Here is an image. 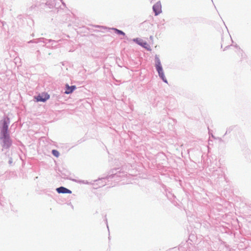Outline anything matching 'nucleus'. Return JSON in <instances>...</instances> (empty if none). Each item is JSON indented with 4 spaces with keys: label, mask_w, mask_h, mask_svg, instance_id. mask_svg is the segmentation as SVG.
<instances>
[{
    "label": "nucleus",
    "mask_w": 251,
    "mask_h": 251,
    "mask_svg": "<svg viewBox=\"0 0 251 251\" xmlns=\"http://www.w3.org/2000/svg\"><path fill=\"white\" fill-rule=\"evenodd\" d=\"M75 89V86H72L70 87L68 85H66V90L65 93L69 94L73 92V91Z\"/></svg>",
    "instance_id": "7"
},
{
    "label": "nucleus",
    "mask_w": 251,
    "mask_h": 251,
    "mask_svg": "<svg viewBox=\"0 0 251 251\" xmlns=\"http://www.w3.org/2000/svg\"><path fill=\"white\" fill-rule=\"evenodd\" d=\"M153 9L156 15L160 14L162 12V6L160 2H156L153 6Z\"/></svg>",
    "instance_id": "4"
},
{
    "label": "nucleus",
    "mask_w": 251,
    "mask_h": 251,
    "mask_svg": "<svg viewBox=\"0 0 251 251\" xmlns=\"http://www.w3.org/2000/svg\"><path fill=\"white\" fill-rule=\"evenodd\" d=\"M9 119H7V120H4L3 122V126L1 130V133L3 136L4 137V138L6 139L8 137L7 131H8V125H7V121Z\"/></svg>",
    "instance_id": "2"
},
{
    "label": "nucleus",
    "mask_w": 251,
    "mask_h": 251,
    "mask_svg": "<svg viewBox=\"0 0 251 251\" xmlns=\"http://www.w3.org/2000/svg\"><path fill=\"white\" fill-rule=\"evenodd\" d=\"M138 44L143 47L145 49H146L148 50H151V48L149 44L144 42L142 39H136L134 40Z\"/></svg>",
    "instance_id": "3"
},
{
    "label": "nucleus",
    "mask_w": 251,
    "mask_h": 251,
    "mask_svg": "<svg viewBox=\"0 0 251 251\" xmlns=\"http://www.w3.org/2000/svg\"><path fill=\"white\" fill-rule=\"evenodd\" d=\"M155 62L156 68L158 73L159 76L164 82H167V80L165 77L160 59L157 55H156L155 57Z\"/></svg>",
    "instance_id": "1"
},
{
    "label": "nucleus",
    "mask_w": 251,
    "mask_h": 251,
    "mask_svg": "<svg viewBox=\"0 0 251 251\" xmlns=\"http://www.w3.org/2000/svg\"><path fill=\"white\" fill-rule=\"evenodd\" d=\"M50 98V95L47 93H42L41 95L38 96L36 99L37 101L45 102Z\"/></svg>",
    "instance_id": "5"
},
{
    "label": "nucleus",
    "mask_w": 251,
    "mask_h": 251,
    "mask_svg": "<svg viewBox=\"0 0 251 251\" xmlns=\"http://www.w3.org/2000/svg\"><path fill=\"white\" fill-rule=\"evenodd\" d=\"M150 39L152 41V42L153 41V37L152 36L150 37Z\"/></svg>",
    "instance_id": "10"
},
{
    "label": "nucleus",
    "mask_w": 251,
    "mask_h": 251,
    "mask_svg": "<svg viewBox=\"0 0 251 251\" xmlns=\"http://www.w3.org/2000/svg\"><path fill=\"white\" fill-rule=\"evenodd\" d=\"M56 191L58 193H68V194H71L72 191L69 189H68L66 188H65L64 187H60L56 189Z\"/></svg>",
    "instance_id": "6"
},
{
    "label": "nucleus",
    "mask_w": 251,
    "mask_h": 251,
    "mask_svg": "<svg viewBox=\"0 0 251 251\" xmlns=\"http://www.w3.org/2000/svg\"><path fill=\"white\" fill-rule=\"evenodd\" d=\"M113 30H114L115 31L116 33H118V34H122L123 35H125V34L124 32H123L121 30H120L119 29H117L116 28H113Z\"/></svg>",
    "instance_id": "8"
},
{
    "label": "nucleus",
    "mask_w": 251,
    "mask_h": 251,
    "mask_svg": "<svg viewBox=\"0 0 251 251\" xmlns=\"http://www.w3.org/2000/svg\"><path fill=\"white\" fill-rule=\"evenodd\" d=\"M52 153L53 154V155L56 157H58L59 156V152L55 150H53L52 151Z\"/></svg>",
    "instance_id": "9"
}]
</instances>
